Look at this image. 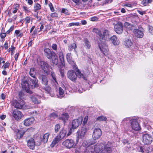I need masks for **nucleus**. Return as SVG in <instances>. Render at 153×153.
Masks as SVG:
<instances>
[{
    "instance_id": "nucleus-1",
    "label": "nucleus",
    "mask_w": 153,
    "mask_h": 153,
    "mask_svg": "<svg viewBox=\"0 0 153 153\" xmlns=\"http://www.w3.org/2000/svg\"><path fill=\"white\" fill-rule=\"evenodd\" d=\"M112 145L111 142H103L100 144L88 146L84 150V153H110L112 151Z\"/></svg>"
},
{
    "instance_id": "nucleus-2",
    "label": "nucleus",
    "mask_w": 153,
    "mask_h": 153,
    "mask_svg": "<svg viewBox=\"0 0 153 153\" xmlns=\"http://www.w3.org/2000/svg\"><path fill=\"white\" fill-rule=\"evenodd\" d=\"M93 32L98 35L100 41H102L103 42L109 39L108 36L109 32L107 30H104L102 33L98 29L94 28L93 29Z\"/></svg>"
},
{
    "instance_id": "nucleus-3",
    "label": "nucleus",
    "mask_w": 153,
    "mask_h": 153,
    "mask_svg": "<svg viewBox=\"0 0 153 153\" xmlns=\"http://www.w3.org/2000/svg\"><path fill=\"white\" fill-rule=\"evenodd\" d=\"M66 131L64 129H62L60 131L58 135L56 136L52 142L51 146L53 147L54 146L59 142V141L63 139L66 134Z\"/></svg>"
},
{
    "instance_id": "nucleus-4",
    "label": "nucleus",
    "mask_w": 153,
    "mask_h": 153,
    "mask_svg": "<svg viewBox=\"0 0 153 153\" xmlns=\"http://www.w3.org/2000/svg\"><path fill=\"white\" fill-rule=\"evenodd\" d=\"M38 139H34L32 138L27 140V146L30 148L31 149H33L35 145L39 146L41 144V140H40V137H38Z\"/></svg>"
},
{
    "instance_id": "nucleus-5",
    "label": "nucleus",
    "mask_w": 153,
    "mask_h": 153,
    "mask_svg": "<svg viewBox=\"0 0 153 153\" xmlns=\"http://www.w3.org/2000/svg\"><path fill=\"white\" fill-rule=\"evenodd\" d=\"M143 142L146 145L151 144L153 141V138L151 135L149 134L147 131L142 133Z\"/></svg>"
},
{
    "instance_id": "nucleus-6",
    "label": "nucleus",
    "mask_w": 153,
    "mask_h": 153,
    "mask_svg": "<svg viewBox=\"0 0 153 153\" xmlns=\"http://www.w3.org/2000/svg\"><path fill=\"white\" fill-rule=\"evenodd\" d=\"M11 105L15 108L19 109H25V103L23 100H13L11 102Z\"/></svg>"
},
{
    "instance_id": "nucleus-7",
    "label": "nucleus",
    "mask_w": 153,
    "mask_h": 153,
    "mask_svg": "<svg viewBox=\"0 0 153 153\" xmlns=\"http://www.w3.org/2000/svg\"><path fill=\"white\" fill-rule=\"evenodd\" d=\"M62 144L68 149L74 148L75 146L74 140L71 139H68L63 141Z\"/></svg>"
},
{
    "instance_id": "nucleus-8",
    "label": "nucleus",
    "mask_w": 153,
    "mask_h": 153,
    "mask_svg": "<svg viewBox=\"0 0 153 153\" xmlns=\"http://www.w3.org/2000/svg\"><path fill=\"white\" fill-rule=\"evenodd\" d=\"M87 132V129L84 127H82L80 130L78 131L76 133L77 137L76 141H78L80 139L84 138Z\"/></svg>"
},
{
    "instance_id": "nucleus-9",
    "label": "nucleus",
    "mask_w": 153,
    "mask_h": 153,
    "mask_svg": "<svg viewBox=\"0 0 153 153\" xmlns=\"http://www.w3.org/2000/svg\"><path fill=\"white\" fill-rule=\"evenodd\" d=\"M106 41L105 42H103L102 41H101V44L100 43L99 45L100 50L103 53L105 56L108 54V52L107 46L104 44Z\"/></svg>"
},
{
    "instance_id": "nucleus-10",
    "label": "nucleus",
    "mask_w": 153,
    "mask_h": 153,
    "mask_svg": "<svg viewBox=\"0 0 153 153\" xmlns=\"http://www.w3.org/2000/svg\"><path fill=\"white\" fill-rule=\"evenodd\" d=\"M102 131L99 128H95L92 134V137L94 139H98L102 135Z\"/></svg>"
},
{
    "instance_id": "nucleus-11",
    "label": "nucleus",
    "mask_w": 153,
    "mask_h": 153,
    "mask_svg": "<svg viewBox=\"0 0 153 153\" xmlns=\"http://www.w3.org/2000/svg\"><path fill=\"white\" fill-rule=\"evenodd\" d=\"M114 30L118 34H121L123 31V27L122 23L121 22L118 23L114 25Z\"/></svg>"
},
{
    "instance_id": "nucleus-12",
    "label": "nucleus",
    "mask_w": 153,
    "mask_h": 153,
    "mask_svg": "<svg viewBox=\"0 0 153 153\" xmlns=\"http://www.w3.org/2000/svg\"><path fill=\"white\" fill-rule=\"evenodd\" d=\"M12 116L16 120H18L21 119L23 115L21 112L17 109L14 110L12 112Z\"/></svg>"
},
{
    "instance_id": "nucleus-13",
    "label": "nucleus",
    "mask_w": 153,
    "mask_h": 153,
    "mask_svg": "<svg viewBox=\"0 0 153 153\" xmlns=\"http://www.w3.org/2000/svg\"><path fill=\"white\" fill-rule=\"evenodd\" d=\"M144 29L142 28L139 29H134V33L135 35L137 38H142L144 35Z\"/></svg>"
},
{
    "instance_id": "nucleus-14",
    "label": "nucleus",
    "mask_w": 153,
    "mask_h": 153,
    "mask_svg": "<svg viewBox=\"0 0 153 153\" xmlns=\"http://www.w3.org/2000/svg\"><path fill=\"white\" fill-rule=\"evenodd\" d=\"M131 126L133 130L137 131L140 130V127L137 120L133 119L131 123Z\"/></svg>"
},
{
    "instance_id": "nucleus-15",
    "label": "nucleus",
    "mask_w": 153,
    "mask_h": 153,
    "mask_svg": "<svg viewBox=\"0 0 153 153\" xmlns=\"http://www.w3.org/2000/svg\"><path fill=\"white\" fill-rule=\"evenodd\" d=\"M30 129H27L25 131L21 130L19 129H16L15 130V132L16 133V137L18 139H20L22 138L25 133L26 131H28L30 130Z\"/></svg>"
},
{
    "instance_id": "nucleus-16",
    "label": "nucleus",
    "mask_w": 153,
    "mask_h": 153,
    "mask_svg": "<svg viewBox=\"0 0 153 153\" xmlns=\"http://www.w3.org/2000/svg\"><path fill=\"white\" fill-rule=\"evenodd\" d=\"M67 75L68 77L71 81H75L76 80L77 75L73 70H70L68 71Z\"/></svg>"
},
{
    "instance_id": "nucleus-17",
    "label": "nucleus",
    "mask_w": 153,
    "mask_h": 153,
    "mask_svg": "<svg viewBox=\"0 0 153 153\" xmlns=\"http://www.w3.org/2000/svg\"><path fill=\"white\" fill-rule=\"evenodd\" d=\"M44 52L47 58L49 59H51L53 55H55V53L51 50L48 48H46L44 49Z\"/></svg>"
},
{
    "instance_id": "nucleus-18",
    "label": "nucleus",
    "mask_w": 153,
    "mask_h": 153,
    "mask_svg": "<svg viewBox=\"0 0 153 153\" xmlns=\"http://www.w3.org/2000/svg\"><path fill=\"white\" fill-rule=\"evenodd\" d=\"M82 122V119H81L74 120L72 122V128L74 129L76 128L81 124Z\"/></svg>"
},
{
    "instance_id": "nucleus-19",
    "label": "nucleus",
    "mask_w": 153,
    "mask_h": 153,
    "mask_svg": "<svg viewBox=\"0 0 153 153\" xmlns=\"http://www.w3.org/2000/svg\"><path fill=\"white\" fill-rule=\"evenodd\" d=\"M41 66L42 70L47 74H49V66L47 63L45 62H41Z\"/></svg>"
},
{
    "instance_id": "nucleus-20",
    "label": "nucleus",
    "mask_w": 153,
    "mask_h": 153,
    "mask_svg": "<svg viewBox=\"0 0 153 153\" xmlns=\"http://www.w3.org/2000/svg\"><path fill=\"white\" fill-rule=\"evenodd\" d=\"M110 40L113 44L115 46L119 45L120 43L119 39H118L117 36L115 35L111 37Z\"/></svg>"
},
{
    "instance_id": "nucleus-21",
    "label": "nucleus",
    "mask_w": 153,
    "mask_h": 153,
    "mask_svg": "<svg viewBox=\"0 0 153 153\" xmlns=\"http://www.w3.org/2000/svg\"><path fill=\"white\" fill-rule=\"evenodd\" d=\"M34 121L33 117H31L25 119L24 121V124L26 126H29L32 124Z\"/></svg>"
},
{
    "instance_id": "nucleus-22",
    "label": "nucleus",
    "mask_w": 153,
    "mask_h": 153,
    "mask_svg": "<svg viewBox=\"0 0 153 153\" xmlns=\"http://www.w3.org/2000/svg\"><path fill=\"white\" fill-rule=\"evenodd\" d=\"M22 88L26 90L27 93H30V91L29 90L30 88L29 87L30 85L26 80H24L22 83Z\"/></svg>"
},
{
    "instance_id": "nucleus-23",
    "label": "nucleus",
    "mask_w": 153,
    "mask_h": 153,
    "mask_svg": "<svg viewBox=\"0 0 153 153\" xmlns=\"http://www.w3.org/2000/svg\"><path fill=\"white\" fill-rule=\"evenodd\" d=\"M22 88L26 90L27 93H30V91L29 90L30 88L29 87L30 85L26 80H24L22 83Z\"/></svg>"
},
{
    "instance_id": "nucleus-24",
    "label": "nucleus",
    "mask_w": 153,
    "mask_h": 153,
    "mask_svg": "<svg viewBox=\"0 0 153 153\" xmlns=\"http://www.w3.org/2000/svg\"><path fill=\"white\" fill-rule=\"evenodd\" d=\"M30 83L29 87L30 88H33L38 86L37 83V80L36 78H34L33 79H30Z\"/></svg>"
},
{
    "instance_id": "nucleus-25",
    "label": "nucleus",
    "mask_w": 153,
    "mask_h": 153,
    "mask_svg": "<svg viewBox=\"0 0 153 153\" xmlns=\"http://www.w3.org/2000/svg\"><path fill=\"white\" fill-rule=\"evenodd\" d=\"M39 79L42 80V83L44 85H46L48 84V80L46 76L43 75H40L39 76Z\"/></svg>"
},
{
    "instance_id": "nucleus-26",
    "label": "nucleus",
    "mask_w": 153,
    "mask_h": 153,
    "mask_svg": "<svg viewBox=\"0 0 153 153\" xmlns=\"http://www.w3.org/2000/svg\"><path fill=\"white\" fill-rule=\"evenodd\" d=\"M66 59L68 62L70 64L73 65V67L74 69L75 68H74V62L71 56V54L70 53H67L66 55Z\"/></svg>"
},
{
    "instance_id": "nucleus-27",
    "label": "nucleus",
    "mask_w": 153,
    "mask_h": 153,
    "mask_svg": "<svg viewBox=\"0 0 153 153\" xmlns=\"http://www.w3.org/2000/svg\"><path fill=\"white\" fill-rule=\"evenodd\" d=\"M40 97L38 95H33L30 97L31 100L32 102L35 104H39L40 103V101L39 99Z\"/></svg>"
},
{
    "instance_id": "nucleus-28",
    "label": "nucleus",
    "mask_w": 153,
    "mask_h": 153,
    "mask_svg": "<svg viewBox=\"0 0 153 153\" xmlns=\"http://www.w3.org/2000/svg\"><path fill=\"white\" fill-rule=\"evenodd\" d=\"M69 116L67 113H64L59 117V119L62 120L65 123L67 121L69 118Z\"/></svg>"
},
{
    "instance_id": "nucleus-29",
    "label": "nucleus",
    "mask_w": 153,
    "mask_h": 153,
    "mask_svg": "<svg viewBox=\"0 0 153 153\" xmlns=\"http://www.w3.org/2000/svg\"><path fill=\"white\" fill-rule=\"evenodd\" d=\"M94 143L92 142V141L90 140L88 141L84 140L82 143V146L83 147L87 148L88 146H91V145L94 144Z\"/></svg>"
},
{
    "instance_id": "nucleus-30",
    "label": "nucleus",
    "mask_w": 153,
    "mask_h": 153,
    "mask_svg": "<svg viewBox=\"0 0 153 153\" xmlns=\"http://www.w3.org/2000/svg\"><path fill=\"white\" fill-rule=\"evenodd\" d=\"M51 76L53 80L52 82L53 83H52L53 85H54L57 88V87L58 86V84L56 81V78L55 74L53 72H51Z\"/></svg>"
},
{
    "instance_id": "nucleus-31",
    "label": "nucleus",
    "mask_w": 153,
    "mask_h": 153,
    "mask_svg": "<svg viewBox=\"0 0 153 153\" xmlns=\"http://www.w3.org/2000/svg\"><path fill=\"white\" fill-rule=\"evenodd\" d=\"M124 44L126 48H129L132 46L133 42L131 39H128L125 41Z\"/></svg>"
},
{
    "instance_id": "nucleus-32",
    "label": "nucleus",
    "mask_w": 153,
    "mask_h": 153,
    "mask_svg": "<svg viewBox=\"0 0 153 153\" xmlns=\"http://www.w3.org/2000/svg\"><path fill=\"white\" fill-rule=\"evenodd\" d=\"M133 119L131 117L125 118L123 120L122 123L123 125L127 124L129 122L131 123V121Z\"/></svg>"
},
{
    "instance_id": "nucleus-33",
    "label": "nucleus",
    "mask_w": 153,
    "mask_h": 153,
    "mask_svg": "<svg viewBox=\"0 0 153 153\" xmlns=\"http://www.w3.org/2000/svg\"><path fill=\"white\" fill-rule=\"evenodd\" d=\"M58 93L59 95L58 96L59 98H61L64 96V91L61 87H59Z\"/></svg>"
},
{
    "instance_id": "nucleus-34",
    "label": "nucleus",
    "mask_w": 153,
    "mask_h": 153,
    "mask_svg": "<svg viewBox=\"0 0 153 153\" xmlns=\"http://www.w3.org/2000/svg\"><path fill=\"white\" fill-rule=\"evenodd\" d=\"M76 72L77 73V76L79 78H82L85 80H87L86 78L85 77L84 75L82 73L79 69H77Z\"/></svg>"
},
{
    "instance_id": "nucleus-35",
    "label": "nucleus",
    "mask_w": 153,
    "mask_h": 153,
    "mask_svg": "<svg viewBox=\"0 0 153 153\" xmlns=\"http://www.w3.org/2000/svg\"><path fill=\"white\" fill-rule=\"evenodd\" d=\"M52 62L53 64L55 65H56L58 62V59L57 58V56L55 53V55H53L52 56Z\"/></svg>"
},
{
    "instance_id": "nucleus-36",
    "label": "nucleus",
    "mask_w": 153,
    "mask_h": 153,
    "mask_svg": "<svg viewBox=\"0 0 153 153\" xmlns=\"http://www.w3.org/2000/svg\"><path fill=\"white\" fill-rule=\"evenodd\" d=\"M77 47L76 44L75 43H73L69 45L68 46V49L70 51H71L73 49H74L75 51V48Z\"/></svg>"
},
{
    "instance_id": "nucleus-37",
    "label": "nucleus",
    "mask_w": 153,
    "mask_h": 153,
    "mask_svg": "<svg viewBox=\"0 0 153 153\" xmlns=\"http://www.w3.org/2000/svg\"><path fill=\"white\" fill-rule=\"evenodd\" d=\"M84 42H85V47L86 48L89 49L91 48V44L89 41L87 39H84Z\"/></svg>"
},
{
    "instance_id": "nucleus-38",
    "label": "nucleus",
    "mask_w": 153,
    "mask_h": 153,
    "mask_svg": "<svg viewBox=\"0 0 153 153\" xmlns=\"http://www.w3.org/2000/svg\"><path fill=\"white\" fill-rule=\"evenodd\" d=\"M58 55L59 56V59L62 65H63L64 63V59L63 53L62 51L60 52Z\"/></svg>"
},
{
    "instance_id": "nucleus-39",
    "label": "nucleus",
    "mask_w": 153,
    "mask_h": 153,
    "mask_svg": "<svg viewBox=\"0 0 153 153\" xmlns=\"http://www.w3.org/2000/svg\"><path fill=\"white\" fill-rule=\"evenodd\" d=\"M29 73L30 76L33 78H36V73L34 68H32L30 69Z\"/></svg>"
},
{
    "instance_id": "nucleus-40",
    "label": "nucleus",
    "mask_w": 153,
    "mask_h": 153,
    "mask_svg": "<svg viewBox=\"0 0 153 153\" xmlns=\"http://www.w3.org/2000/svg\"><path fill=\"white\" fill-rule=\"evenodd\" d=\"M50 134L49 133H47L43 135L42 138V141L44 143H46L48 140Z\"/></svg>"
},
{
    "instance_id": "nucleus-41",
    "label": "nucleus",
    "mask_w": 153,
    "mask_h": 153,
    "mask_svg": "<svg viewBox=\"0 0 153 153\" xmlns=\"http://www.w3.org/2000/svg\"><path fill=\"white\" fill-rule=\"evenodd\" d=\"M107 118L103 116H101L98 117L96 120L97 121H105L106 120Z\"/></svg>"
},
{
    "instance_id": "nucleus-42",
    "label": "nucleus",
    "mask_w": 153,
    "mask_h": 153,
    "mask_svg": "<svg viewBox=\"0 0 153 153\" xmlns=\"http://www.w3.org/2000/svg\"><path fill=\"white\" fill-rule=\"evenodd\" d=\"M15 33L16 34L17 37H21L23 36V34L20 33L19 30H16L15 31Z\"/></svg>"
},
{
    "instance_id": "nucleus-43",
    "label": "nucleus",
    "mask_w": 153,
    "mask_h": 153,
    "mask_svg": "<svg viewBox=\"0 0 153 153\" xmlns=\"http://www.w3.org/2000/svg\"><path fill=\"white\" fill-rule=\"evenodd\" d=\"M152 2L151 0H143L141 2V4L144 6H146L149 3H150Z\"/></svg>"
},
{
    "instance_id": "nucleus-44",
    "label": "nucleus",
    "mask_w": 153,
    "mask_h": 153,
    "mask_svg": "<svg viewBox=\"0 0 153 153\" xmlns=\"http://www.w3.org/2000/svg\"><path fill=\"white\" fill-rule=\"evenodd\" d=\"M34 8L35 10H39L41 9V6L39 4H36L34 5Z\"/></svg>"
},
{
    "instance_id": "nucleus-45",
    "label": "nucleus",
    "mask_w": 153,
    "mask_h": 153,
    "mask_svg": "<svg viewBox=\"0 0 153 153\" xmlns=\"http://www.w3.org/2000/svg\"><path fill=\"white\" fill-rule=\"evenodd\" d=\"M124 25L125 27L128 28L129 29H131L132 26L128 22H125Z\"/></svg>"
},
{
    "instance_id": "nucleus-46",
    "label": "nucleus",
    "mask_w": 153,
    "mask_h": 153,
    "mask_svg": "<svg viewBox=\"0 0 153 153\" xmlns=\"http://www.w3.org/2000/svg\"><path fill=\"white\" fill-rule=\"evenodd\" d=\"M45 90L46 92L49 94H50L51 92V89L50 86H47L45 88Z\"/></svg>"
},
{
    "instance_id": "nucleus-47",
    "label": "nucleus",
    "mask_w": 153,
    "mask_h": 153,
    "mask_svg": "<svg viewBox=\"0 0 153 153\" xmlns=\"http://www.w3.org/2000/svg\"><path fill=\"white\" fill-rule=\"evenodd\" d=\"M138 150L140 152L143 153L146 150L144 148V147L139 146L137 148Z\"/></svg>"
},
{
    "instance_id": "nucleus-48",
    "label": "nucleus",
    "mask_w": 153,
    "mask_h": 153,
    "mask_svg": "<svg viewBox=\"0 0 153 153\" xmlns=\"http://www.w3.org/2000/svg\"><path fill=\"white\" fill-rule=\"evenodd\" d=\"M10 66V64L8 62H6L5 63L2 67V68H3L4 70H5L7 68H8Z\"/></svg>"
},
{
    "instance_id": "nucleus-49",
    "label": "nucleus",
    "mask_w": 153,
    "mask_h": 153,
    "mask_svg": "<svg viewBox=\"0 0 153 153\" xmlns=\"http://www.w3.org/2000/svg\"><path fill=\"white\" fill-rule=\"evenodd\" d=\"M70 26H79L81 25L79 22H72L70 23L69 24Z\"/></svg>"
},
{
    "instance_id": "nucleus-50",
    "label": "nucleus",
    "mask_w": 153,
    "mask_h": 153,
    "mask_svg": "<svg viewBox=\"0 0 153 153\" xmlns=\"http://www.w3.org/2000/svg\"><path fill=\"white\" fill-rule=\"evenodd\" d=\"M60 128V125L59 124H56L55 126V131L56 133H57Z\"/></svg>"
},
{
    "instance_id": "nucleus-51",
    "label": "nucleus",
    "mask_w": 153,
    "mask_h": 153,
    "mask_svg": "<svg viewBox=\"0 0 153 153\" xmlns=\"http://www.w3.org/2000/svg\"><path fill=\"white\" fill-rule=\"evenodd\" d=\"M148 30L149 33L153 35V27L152 26H149L148 27Z\"/></svg>"
},
{
    "instance_id": "nucleus-52",
    "label": "nucleus",
    "mask_w": 153,
    "mask_h": 153,
    "mask_svg": "<svg viewBox=\"0 0 153 153\" xmlns=\"http://www.w3.org/2000/svg\"><path fill=\"white\" fill-rule=\"evenodd\" d=\"M62 13L65 14L66 15H69L68 10L65 8H63L62 10Z\"/></svg>"
},
{
    "instance_id": "nucleus-53",
    "label": "nucleus",
    "mask_w": 153,
    "mask_h": 153,
    "mask_svg": "<svg viewBox=\"0 0 153 153\" xmlns=\"http://www.w3.org/2000/svg\"><path fill=\"white\" fill-rule=\"evenodd\" d=\"M52 48V49L55 51H56L57 49V45L56 44H53L51 46Z\"/></svg>"
},
{
    "instance_id": "nucleus-54",
    "label": "nucleus",
    "mask_w": 153,
    "mask_h": 153,
    "mask_svg": "<svg viewBox=\"0 0 153 153\" xmlns=\"http://www.w3.org/2000/svg\"><path fill=\"white\" fill-rule=\"evenodd\" d=\"M51 16L53 18L57 17L58 16V14L56 12L52 13L51 14Z\"/></svg>"
},
{
    "instance_id": "nucleus-55",
    "label": "nucleus",
    "mask_w": 153,
    "mask_h": 153,
    "mask_svg": "<svg viewBox=\"0 0 153 153\" xmlns=\"http://www.w3.org/2000/svg\"><path fill=\"white\" fill-rule=\"evenodd\" d=\"M88 116H85L84 118V120H83V125H85L87 123V120H88Z\"/></svg>"
},
{
    "instance_id": "nucleus-56",
    "label": "nucleus",
    "mask_w": 153,
    "mask_h": 153,
    "mask_svg": "<svg viewBox=\"0 0 153 153\" xmlns=\"http://www.w3.org/2000/svg\"><path fill=\"white\" fill-rule=\"evenodd\" d=\"M6 33H2L0 34V36L1 39H2V41H3V39L6 36Z\"/></svg>"
},
{
    "instance_id": "nucleus-57",
    "label": "nucleus",
    "mask_w": 153,
    "mask_h": 153,
    "mask_svg": "<svg viewBox=\"0 0 153 153\" xmlns=\"http://www.w3.org/2000/svg\"><path fill=\"white\" fill-rule=\"evenodd\" d=\"M49 6L50 7L51 10L52 12H53L54 11V9L53 6V5L51 3H50L49 4Z\"/></svg>"
},
{
    "instance_id": "nucleus-58",
    "label": "nucleus",
    "mask_w": 153,
    "mask_h": 153,
    "mask_svg": "<svg viewBox=\"0 0 153 153\" xmlns=\"http://www.w3.org/2000/svg\"><path fill=\"white\" fill-rule=\"evenodd\" d=\"M23 8L24 11H25L26 12H30V10L28 9V8L27 7L23 6Z\"/></svg>"
},
{
    "instance_id": "nucleus-59",
    "label": "nucleus",
    "mask_w": 153,
    "mask_h": 153,
    "mask_svg": "<svg viewBox=\"0 0 153 153\" xmlns=\"http://www.w3.org/2000/svg\"><path fill=\"white\" fill-rule=\"evenodd\" d=\"M30 21V18L29 17H26L25 21L26 23H29Z\"/></svg>"
},
{
    "instance_id": "nucleus-60",
    "label": "nucleus",
    "mask_w": 153,
    "mask_h": 153,
    "mask_svg": "<svg viewBox=\"0 0 153 153\" xmlns=\"http://www.w3.org/2000/svg\"><path fill=\"white\" fill-rule=\"evenodd\" d=\"M57 116L56 114V113H55V112L51 113L50 114V117H51L55 118V117H57Z\"/></svg>"
},
{
    "instance_id": "nucleus-61",
    "label": "nucleus",
    "mask_w": 153,
    "mask_h": 153,
    "mask_svg": "<svg viewBox=\"0 0 153 153\" xmlns=\"http://www.w3.org/2000/svg\"><path fill=\"white\" fill-rule=\"evenodd\" d=\"M137 12L141 15H143V14H145L146 12L144 11H141L139 10H137Z\"/></svg>"
},
{
    "instance_id": "nucleus-62",
    "label": "nucleus",
    "mask_w": 153,
    "mask_h": 153,
    "mask_svg": "<svg viewBox=\"0 0 153 153\" xmlns=\"http://www.w3.org/2000/svg\"><path fill=\"white\" fill-rule=\"evenodd\" d=\"M4 47L5 50H7L8 48V43L7 42H5L4 45Z\"/></svg>"
},
{
    "instance_id": "nucleus-63",
    "label": "nucleus",
    "mask_w": 153,
    "mask_h": 153,
    "mask_svg": "<svg viewBox=\"0 0 153 153\" xmlns=\"http://www.w3.org/2000/svg\"><path fill=\"white\" fill-rule=\"evenodd\" d=\"M13 8L15 9H16L18 10L19 8V4H16L14 6Z\"/></svg>"
},
{
    "instance_id": "nucleus-64",
    "label": "nucleus",
    "mask_w": 153,
    "mask_h": 153,
    "mask_svg": "<svg viewBox=\"0 0 153 153\" xmlns=\"http://www.w3.org/2000/svg\"><path fill=\"white\" fill-rule=\"evenodd\" d=\"M28 4L30 5H32L33 4V1L32 0H28Z\"/></svg>"
}]
</instances>
